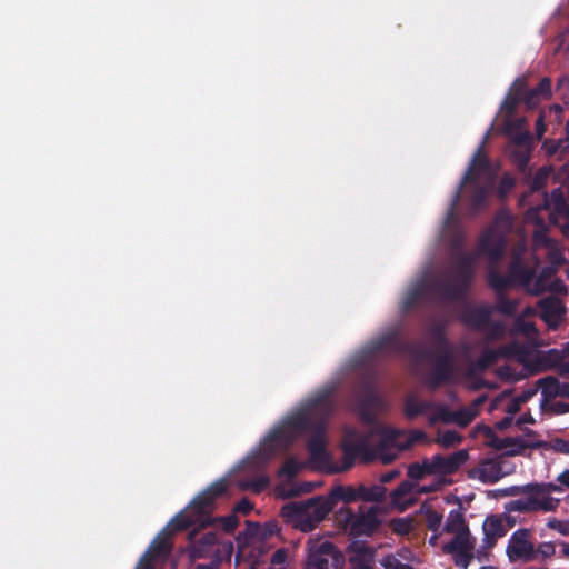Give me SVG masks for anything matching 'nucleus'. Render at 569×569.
Returning <instances> with one entry per match:
<instances>
[{
    "mask_svg": "<svg viewBox=\"0 0 569 569\" xmlns=\"http://www.w3.org/2000/svg\"><path fill=\"white\" fill-rule=\"evenodd\" d=\"M553 269L550 267H543L539 273L536 272L530 292L536 296L545 292L547 290V282L553 276Z\"/></svg>",
    "mask_w": 569,
    "mask_h": 569,
    "instance_id": "58836bf2",
    "label": "nucleus"
},
{
    "mask_svg": "<svg viewBox=\"0 0 569 569\" xmlns=\"http://www.w3.org/2000/svg\"><path fill=\"white\" fill-rule=\"evenodd\" d=\"M545 400H551L559 397L560 380L555 377H546L538 381Z\"/></svg>",
    "mask_w": 569,
    "mask_h": 569,
    "instance_id": "e433bc0d",
    "label": "nucleus"
},
{
    "mask_svg": "<svg viewBox=\"0 0 569 569\" xmlns=\"http://www.w3.org/2000/svg\"><path fill=\"white\" fill-rule=\"evenodd\" d=\"M540 318L551 329H557L566 315V307L557 297L550 296L539 301Z\"/></svg>",
    "mask_w": 569,
    "mask_h": 569,
    "instance_id": "393cba45",
    "label": "nucleus"
},
{
    "mask_svg": "<svg viewBox=\"0 0 569 569\" xmlns=\"http://www.w3.org/2000/svg\"><path fill=\"white\" fill-rule=\"evenodd\" d=\"M435 403L431 401L420 400L416 396H408L405 399L403 412L409 420H413L418 416L426 411L435 408Z\"/></svg>",
    "mask_w": 569,
    "mask_h": 569,
    "instance_id": "7c9ffc66",
    "label": "nucleus"
},
{
    "mask_svg": "<svg viewBox=\"0 0 569 569\" xmlns=\"http://www.w3.org/2000/svg\"><path fill=\"white\" fill-rule=\"evenodd\" d=\"M325 498L333 510L339 501L350 503L359 500V489L352 486L337 485L331 488Z\"/></svg>",
    "mask_w": 569,
    "mask_h": 569,
    "instance_id": "c85d7f7f",
    "label": "nucleus"
},
{
    "mask_svg": "<svg viewBox=\"0 0 569 569\" xmlns=\"http://www.w3.org/2000/svg\"><path fill=\"white\" fill-rule=\"evenodd\" d=\"M493 308L489 305H469L460 313V321L468 328L481 331L485 329L492 317Z\"/></svg>",
    "mask_w": 569,
    "mask_h": 569,
    "instance_id": "6ab92c4d",
    "label": "nucleus"
},
{
    "mask_svg": "<svg viewBox=\"0 0 569 569\" xmlns=\"http://www.w3.org/2000/svg\"><path fill=\"white\" fill-rule=\"evenodd\" d=\"M227 488L226 480L214 481L196 496L186 510L177 513L162 530H166L170 538L173 532L186 530L198 522L201 525L208 522L216 500L227 492ZM169 543L172 546L170 540Z\"/></svg>",
    "mask_w": 569,
    "mask_h": 569,
    "instance_id": "20e7f679",
    "label": "nucleus"
},
{
    "mask_svg": "<svg viewBox=\"0 0 569 569\" xmlns=\"http://www.w3.org/2000/svg\"><path fill=\"white\" fill-rule=\"evenodd\" d=\"M512 358L523 366L527 375L533 376L549 370L558 358L555 349L548 351L530 350L527 347L516 342Z\"/></svg>",
    "mask_w": 569,
    "mask_h": 569,
    "instance_id": "9d476101",
    "label": "nucleus"
},
{
    "mask_svg": "<svg viewBox=\"0 0 569 569\" xmlns=\"http://www.w3.org/2000/svg\"><path fill=\"white\" fill-rule=\"evenodd\" d=\"M448 416L446 406H437L436 411L429 417V423L435 425L439 421L448 423Z\"/></svg>",
    "mask_w": 569,
    "mask_h": 569,
    "instance_id": "4d7b16f0",
    "label": "nucleus"
},
{
    "mask_svg": "<svg viewBox=\"0 0 569 569\" xmlns=\"http://www.w3.org/2000/svg\"><path fill=\"white\" fill-rule=\"evenodd\" d=\"M381 352L410 355L415 359H431V352L421 346L407 341L401 337L399 328H392L371 340L366 347L368 356Z\"/></svg>",
    "mask_w": 569,
    "mask_h": 569,
    "instance_id": "6e6552de",
    "label": "nucleus"
},
{
    "mask_svg": "<svg viewBox=\"0 0 569 569\" xmlns=\"http://www.w3.org/2000/svg\"><path fill=\"white\" fill-rule=\"evenodd\" d=\"M522 88V79L517 78L501 104L507 132H511L512 129H518L526 123L525 118L515 119L519 104L523 103L522 96L520 93Z\"/></svg>",
    "mask_w": 569,
    "mask_h": 569,
    "instance_id": "f3484780",
    "label": "nucleus"
},
{
    "mask_svg": "<svg viewBox=\"0 0 569 569\" xmlns=\"http://www.w3.org/2000/svg\"><path fill=\"white\" fill-rule=\"evenodd\" d=\"M332 511L325 496H317L305 502H288L280 509L286 523L302 532L312 531Z\"/></svg>",
    "mask_w": 569,
    "mask_h": 569,
    "instance_id": "39448f33",
    "label": "nucleus"
},
{
    "mask_svg": "<svg viewBox=\"0 0 569 569\" xmlns=\"http://www.w3.org/2000/svg\"><path fill=\"white\" fill-rule=\"evenodd\" d=\"M193 556L197 558H210L219 569L223 562H230L233 555V543L231 541H218L216 532H206L193 543Z\"/></svg>",
    "mask_w": 569,
    "mask_h": 569,
    "instance_id": "1a4fd4ad",
    "label": "nucleus"
},
{
    "mask_svg": "<svg viewBox=\"0 0 569 569\" xmlns=\"http://www.w3.org/2000/svg\"><path fill=\"white\" fill-rule=\"evenodd\" d=\"M475 266V254H460L455 266V280H435L416 284L403 297L402 309L410 310L427 296H437L445 301L463 299L473 280Z\"/></svg>",
    "mask_w": 569,
    "mask_h": 569,
    "instance_id": "f03ea898",
    "label": "nucleus"
},
{
    "mask_svg": "<svg viewBox=\"0 0 569 569\" xmlns=\"http://www.w3.org/2000/svg\"><path fill=\"white\" fill-rule=\"evenodd\" d=\"M551 409L557 415H563L569 412V402L566 401H555L551 406Z\"/></svg>",
    "mask_w": 569,
    "mask_h": 569,
    "instance_id": "774afa93",
    "label": "nucleus"
},
{
    "mask_svg": "<svg viewBox=\"0 0 569 569\" xmlns=\"http://www.w3.org/2000/svg\"><path fill=\"white\" fill-rule=\"evenodd\" d=\"M512 331L515 333H520L530 337L537 333V328L533 322L525 320L521 317H518L513 322Z\"/></svg>",
    "mask_w": 569,
    "mask_h": 569,
    "instance_id": "49530a36",
    "label": "nucleus"
},
{
    "mask_svg": "<svg viewBox=\"0 0 569 569\" xmlns=\"http://www.w3.org/2000/svg\"><path fill=\"white\" fill-rule=\"evenodd\" d=\"M253 509V505L251 503V501L247 498H242L236 506H234V511L236 512H239V513H242V515H248L251 510Z\"/></svg>",
    "mask_w": 569,
    "mask_h": 569,
    "instance_id": "0e129e2a",
    "label": "nucleus"
},
{
    "mask_svg": "<svg viewBox=\"0 0 569 569\" xmlns=\"http://www.w3.org/2000/svg\"><path fill=\"white\" fill-rule=\"evenodd\" d=\"M482 529L485 540L490 546L495 545L498 538H501L507 533V528L505 527L502 519L495 515L486 518Z\"/></svg>",
    "mask_w": 569,
    "mask_h": 569,
    "instance_id": "c756f323",
    "label": "nucleus"
},
{
    "mask_svg": "<svg viewBox=\"0 0 569 569\" xmlns=\"http://www.w3.org/2000/svg\"><path fill=\"white\" fill-rule=\"evenodd\" d=\"M171 550L172 546L169 543V533L166 530H161L140 558L138 569H153L154 563L167 561Z\"/></svg>",
    "mask_w": 569,
    "mask_h": 569,
    "instance_id": "a211bd4d",
    "label": "nucleus"
},
{
    "mask_svg": "<svg viewBox=\"0 0 569 569\" xmlns=\"http://www.w3.org/2000/svg\"><path fill=\"white\" fill-rule=\"evenodd\" d=\"M550 447L555 452L569 455V440L556 438L551 441Z\"/></svg>",
    "mask_w": 569,
    "mask_h": 569,
    "instance_id": "bf43d9fd",
    "label": "nucleus"
},
{
    "mask_svg": "<svg viewBox=\"0 0 569 569\" xmlns=\"http://www.w3.org/2000/svg\"><path fill=\"white\" fill-rule=\"evenodd\" d=\"M462 189H465L463 201L468 211L475 216L486 204L491 190V181L488 184H482L478 180L467 181Z\"/></svg>",
    "mask_w": 569,
    "mask_h": 569,
    "instance_id": "aec40b11",
    "label": "nucleus"
},
{
    "mask_svg": "<svg viewBox=\"0 0 569 569\" xmlns=\"http://www.w3.org/2000/svg\"><path fill=\"white\" fill-rule=\"evenodd\" d=\"M531 156L530 148H512L510 152L511 160L517 169L522 173H530L529 160Z\"/></svg>",
    "mask_w": 569,
    "mask_h": 569,
    "instance_id": "c9c22d12",
    "label": "nucleus"
},
{
    "mask_svg": "<svg viewBox=\"0 0 569 569\" xmlns=\"http://www.w3.org/2000/svg\"><path fill=\"white\" fill-rule=\"evenodd\" d=\"M503 476L500 463L492 459L483 460L479 466L469 472V477L478 479L483 483H495Z\"/></svg>",
    "mask_w": 569,
    "mask_h": 569,
    "instance_id": "bb28decb",
    "label": "nucleus"
},
{
    "mask_svg": "<svg viewBox=\"0 0 569 569\" xmlns=\"http://www.w3.org/2000/svg\"><path fill=\"white\" fill-rule=\"evenodd\" d=\"M547 526L550 529H553L563 536H569V521L568 520L563 521V520H558V519L553 518L547 522Z\"/></svg>",
    "mask_w": 569,
    "mask_h": 569,
    "instance_id": "6e6d98bb",
    "label": "nucleus"
},
{
    "mask_svg": "<svg viewBox=\"0 0 569 569\" xmlns=\"http://www.w3.org/2000/svg\"><path fill=\"white\" fill-rule=\"evenodd\" d=\"M558 52H569V31H566L559 36L558 46L556 48Z\"/></svg>",
    "mask_w": 569,
    "mask_h": 569,
    "instance_id": "338daca9",
    "label": "nucleus"
},
{
    "mask_svg": "<svg viewBox=\"0 0 569 569\" xmlns=\"http://www.w3.org/2000/svg\"><path fill=\"white\" fill-rule=\"evenodd\" d=\"M522 126L518 129H512L508 132L511 136L512 148H530L531 149V134L528 130H521Z\"/></svg>",
    "mask_w": 569,
    "mask_h": 569,
    "instance_id": "37998d69",
    "label": "nucleus"
},
{
    "mask_svg": "<svg viewBox=\"0 0 569 569\" xmlns=\"http://www.w3.org/2000/svg\"><path fill=\"white\" fill-rule=\"evenodd\" d=\"M538 266L539 261L528 266L520 254H515L509 263L508 274H501L496 268H490L487 272V282L492 290L506 291L513 286H519L530 292Z\"/></svg>",
    "mask_w": 569,
    "mask_h": 569,
    "instance_id": "0eeeda50",
    "label": "nucleus"
},
{
    "mask_svg": "<svg viewBox=\"0 0 569 569\" xmlns=\"http://www.w3.org/2000/svg\"><path fill=\"white\" fill-rule=\"evenodd\" d=\"M325 428L326 422L318 423L315 427V430L307 440V450L313 463L327 468L331 473L349 470L358 457H361L365 462H370L377 458L383 465H389L396 460L398 451L400 450L390 451L396 448V442L400 435L398 430H382L375 448L370 447L367 436L359 435L355 430H349L346 432L341 445L343 452L342 462L341 465L331 466V456L326 449Z\"/></svg>",
    "mask_w": 569,
    "mask_h": 569,
    "instance_id": "f257e3e1",
    "label": "nucleus"
},
{
    "mask_svg": "<svg viewBox=\"0 0 569 569\" xmlns=\"http://www.w3.org/2000/svg\"><path fill=\"white\" fill-rule=\"evenodd\" d=\"M443 530L448 533H455V536L467 533V537H472L463 513L457 509L449 512Z\"/></svg>",
    "mask_w": 569,
    "mask_h": 569,
    "instance_id": "2f4dec72",
    "label": "nucleus"
},
{
    "mask_svg": "<svg viewBox=\"0 0 569 569\" xmlns=\"http://www.w3.org/2000/svg\"><path fill=\"white\" fill-rule=\"evenodd\" d=\"M560 490V486L552 482H530L523 486H510L501 489L500 492L505 497L521 496V498L505 505L507 512L529 513L540 510H555L559 505V500L552 498L550 493Z\"/></svg>",
    "mask_w": 569,
    "mask_h": 569,
    "instance_id": "7ed1b4c3",
    "label": "nucleus"
},
{
    "mask_svg": "<svg viewBox=\"0 0 569 569\" xmlns=\"http://www.w3.org/2000/svg\"><path fill=\"white\" fill-rule=\"evenodd\" d=\"M462 441V437L452 430H447L443 433L439 435L437 442L441 445L443 448H451L456 445H459Z\"/></svg>",
    "mask_w": 569,
    "mask_h": 569,
    "instance_id": "de8ad7c7",
    "label": "nucleus"
},
{
    "mask_svg": "<svg viewBox=\"0 0 569 569\" xmlns=\"http://www.w3.org/2000/svg\"><path fill=\"white\" fill-rule=\"evenodd\" d=\"M523 88L521 90V96L523 100V104L528 109L537 108L542 101L549 100L552 96V87L551 79L549 77H543L537 87L529 88L527 79L521 77Z\"/></svg>",
    "mask_w": 569,
    "mask_h": 569,
    "instance_id": "412c9836",
    "label": "nucleus"
},
{
    "mask_svg": "<svg viewBox=\"0 0 569 569\" xmlns=\"http://www.w3.org/2000/svg\"><path fill=\"white\" fill-rule=\"evenodd\" d=\"M448 423H457L459 427H467L475 419V412L471 409L462 408L451 411L447 408Z\"/></svg>",
    "mask_w": 569,
    "mask_h": 569,
    "instance_id": "ea45409f",
    "label": "nucleus"
},
{
    "mask_svg": "<svg viewBox=\"0 0 569 569\" xmlns=\"http://www.w3.org/2000/svg\"><path fill=\"white\" fill-rule=\"evenodd\" d=\"M516 184L515 179L509 174L505 173L499 182L497 189V196L500 199H505Z\"/></svg>",
    "mask_w": 569,
    "mask_h": 569,
    "instance_id": "3c124183",
    "label": "nucleus"
},
{
    "mask_svg": "<svg viewBox=\"0 0 569 569\" xmlns=\"http://www.w3.org/2000/svg\"><path fill=\"white\" fill-rule=\"evenodd\" d=\"M348 522L351 533L356 536L372 535L380 525L376 507H371L366 512L357 516L350 512L348 516Z\"/></svg>",
    "mask_w": 569,
    "mask_h": 569,
    "instance_id": "4be33fe9",
    "label": "nucleus"
},
{
    "mask_svg": "<svg viewBox=\"0 0 569 569\" xmlns=\"http://www.w3.org/2000/svg\"><path fill=\"white\" fill-rule=\"evenodd\" d=\"M523 398H513L506 406V412L508 416H513L520 410V405L523 401Z\"/></svg>",
    "mask_w": 569,
    "mask_h": 569,
    "instance_id": "69168bd1",
    "label": "nucleus"
},
{
    "mask_svg": "<svg viewBox=\"0 0 569 569\" xmlns=\"http://www.w3.org/2000/svg\"><path fill=\"white\" fill-rule=\"evenodd\" d=\"M288 560V551L284 548L276 550L270 559L271 566H283Z\"/></svg>",
    "mask_w": 569,
    "mask_h": 569,
    "instance_id": "052dcab7",
    "label": "nucleus"
},
{
    "mask_svg": "<svg viewBox=\"0 0 569 569\" xmlns=\"http://www.w3.org/2000/svg\"><path fill=\"white\" fill-rule=\"evenodd\" d=\"M358 489L359 500L366 502H382L386 498L387 489L381 485H375L371 487L360 485Z\"/></svg>",
    "mask_w": 569,
    "mask_h": 569,
    "instance_id": "72a5a7b5",
    "label": "nucleus"
},
{
    "mask_svg": "<svg viewBox=\"0 0 569 569\" xmlns=\"http://www.w3.org/2000/svg\"><path fill=\"white\" fill-rule=\"evenodd\" d=\"M332 411V391L325 390L310 398L300 411L289 417L287 426L298 433L313 431L318 423L327 421Z\"/></svg>",
    "mask_w": 569,
    "mask_h": 569,
    "instance_id": "423d86ee",
    "label": "nucleus"
},
{
    "mask_svg": "<svg viewBox=\"0 0 569 569\" xmlns=\"http://www.w3.org/2000/svg\"><path fill=\"white\" fill-rule=\"evenodd\" d=\"M222 528L226 532H233V530L238 527L239 520L237 516L231 515L221 518Z\"/></svg>",
    "mask_w": 569,
    "mask_h": 569,
    "instance_id": "680f3d73",
    "label": "nucleus"
},
{
    "mask_svg": "<svg viewBox=\"0 0 569 569\" xmlns=\"http://www.w3.org/2000/svg\"><path fill=\"white\" fill-rule=\"evenodd\" d=\"M425 515L427 528L437 532L442 522V515L431 508L426 509Z\"/></svg>",
    "mask_w": 569,
    "mask_h": 569,
    "instance_id": "8fccbe9b",
    "label": "nucleus"
},
{
    "mask_svg": "<svg viewBox=\"0 0 569 569\" xmlns=\"http://www.w3.org/2000/svg\"><path fill=\"white\" fill-rule=\"evenodd\" d=\"M270 483V480L268 477L266 476H262V477H259L258 479L253 480L251 483H250V488L254 491V492H261L262 490H264Z\"/></svg>",
    "mask_w": 569,
    "mask_h": 569,
    "instance_id": "e2e57ef3",
    "label": "nucleus"
},
{
    "mask_svg": "<svg viewBox=\"0 0 569 569\" xmlns=\"http://www.w3.org/2000/svg\"><path fill=\"white\" fill-rule=\"evenodd\" d=\"M300 465L295 458H288L278 471L280 477L293 478L298 475Z\"/></svg>",
    "mask_w": 569,
    "mask_h": 569,
    "instance_id": "09e8293b",
    "label": "nucleus"
},
{
    "mask_svg": "<svg viewBox=\"0 0 569 569\" xmlns=\"http://www.w3.org/2000/svg\"><path fill=\"white\" fill-rule=\"evenodd\" d=\"M491 173V164L487 154L483 152L482 146H480L475 152L471 162L468 167V170L463 174L459 189L457 190L451 206L448 210L446 222L450 223V221L455 218L456 209L461 199L462 187L467 183V181L478 180L481 174H490Z\"/></svg>",
    "mask_w": 569,
    "mask_h": 569,
    "instance_id": "9b49d317",
    "label": "nucleus"
},
{
    "mask_svg": "<svg viewBox=\"0 0 569 569\" xmlns=\"http://www.w3.org/2000/svg\"><path fill=\"white\" fill-rule=\"evenodd\" d=\"M476 538L467 537V533L456 535L449 542L442 546L443 553L451 555L456 567L468 569L475 558L473 550Z\"/></svg>",
    "mask_w": 569,
    "mask_h": 569,
    "instance_id": "dca6fc26",
    "label": "nucleus"
},
{
    "mask_svg": "<svg viewBox=\"0 0 569 569\" xmlns=\"http://www.w3.org/2000/svg\"><path fill=\"white\" fill-rule=\"evenodd\" d=\"M391 531L399 536H407L413 530V518H393L389 522Z\"/></svg>",
    "mask_w": 569,
    "mask_h": 569,
    "instance_id": "79ce46f5",
    "label": "nucleus"
},
{
    "mask_svg": "<svg viewBox=\"0 0 569 569\" xmlns=\"http://www.w3.org/2000/svg\"><path fill=\"white\" fill-rule=\"evenodd\" d=\"M512 228V216L507 210H499L492 222L487 229H492L493 232H501L507 239L508 233Z\"/></svg>",
    "mask_w": 569,
    "mask_h": 569,
    "instance_id": "473e14b6",
    "label": "nucleus"
},
{
    "mask_svg": "<svg viewBox=\"0 0 569 569\" xmlns=\"http://www.w3.org/2000/svg\"><path fill=\"white\" fill-rule=\"evenodd\" d=\"M556 555V542L543 541L537 546L533 543L532 561L545 562Z\"/></svg>",
    "mask_w": 569,
    "mask_h": 569,
    "instance_id": "a19ab883",
    "label": "nucleus"
},
{
    "mask_svg": "<svg viewBox=\"0 0 569 569\" xmlns=\"http://www.w3.org/2000/svg\"><path fill=\"white\" fill-rule=\"evenodd\" d=\"M517 443V440L513 439V438H498V437H495L491 441H490V446L497 450H505V449H508L509 447L513 446Z\"/></svg>",
    "mask_w": 569,
    "mask_h": 569,
    "instance_id": "13d9d810",
    "label": "nucleus"
},
{
    "mask_svg": "<svg viewBox=\"0 0 569 569\" xmlns=\"http://www.w3.org/2000/svg\"><path fill=\"white\" fill-rule=\"evenodd\" d=\"M485 333L487 341H496L503 338L506 333V327L500 321H492L490 319L489 325L481 330Z\"/></svg>",
    "mask_w": 569,
    "mask_h": 569,
    "instance_id": "c03bdc74",
    "label": "nucleus"
},
{
    "mask_svg": "<svg viewBox=\"0 0 569 569\" xmlns=\"http://www.w3.org/2000/svg\"><path fill=\"white\" fill-rule=\"evenodd\" d=\"M497 296V303L493 308V310H497L498 312L502 313L503 316H513L516 312L518 301L515 299H510L505 295V291H498L493 290Z\"/></svg>",
    "mask_w": 569,
    "mask_h": 569,
    "instance_id": "4c0bfd02",
    "label": "nucleus"
},
{
    "mask_svg": "<svg viewBox=\"0 0 569 569\" xmlns=\"http://www.w3.org/2000/svg\"><path fill=\"white\" fill-rule=\"evenodd\" d=\"M426 475H433L430 460H425L421 465L417 462L411 463L408 468V477L411 479L420 480Z\"/></svg>",
    "mask_w": 569,
    "mask_h": 569,
    "instance_id": "a18cd8bd",
    "label": "nucleus"
},
{
    "mask_svg": "<svg viewBox=\"0 0 569 569\" xmlns=\"http://www.w3.org/2000/svg\"><path fill=\"white\" fill-rule=\"evenodd\" d=\"M431 352V359H416L417 361H430L433 363V368L423 375V383L430 389L436 390L442 385L449 382L455 373V368L443 363V361H437L433 359V352Z\"/></svg>",
    "mask_w": 569,
    "mask_h": 569,
    "instance_id": "5701e85b",
    "label": "nucleus"
},
{
    "mask_svg": "<svg viewBox=\"0 0 569 569\" xmlns=\"http://www.w3.org/2000/svg\"><path fill=\"white\" fill-rule=\"evenodd\" d=\"M379 397L373 390H368L361 400V411L362 416L366 417L367 412H369L372 408L378 406Z\"/></svg>",
    "mask_w": 569,
    "mask_h": 569,
    "instance_id": "603ef678",
    "label": "nucleus"
},
{
    "mask_svg": "<svg viewBox=\"0 0 569 569\" xmlns=\"http://www.w3.org/2000/svg\"><path fill=\"white\" fill-rule=\"evenodd\" d=\"M516 342H510L498 349L486 348L477 359V366L480 369H487L495 365L500 358H512Z\"/></svg>",
    "mask_w": 569,
    "mask_h": 569,
    "instance_id": "cd10ccee",
    "label": "nucleus"
},
{
    "mask_svg": "<svg viewBox=\"0 0 569 569\" xmlns=\"http://www.w3.org/2000/svg\"><path fill=\"white\" fill-rule=\"evenodd\" d=\"M529 528L517 529L509 538L506 555L510 562H532L533 541Z\"/></svg>",
    "mask_w": 569,
    "mask_h": 569,
    "instance_id": "2eb2a0df",
    "label": "nucleus"
},
{
    "mask_svg": "<svg viewBox=\"0 0 569 569\" xmlns=\"http://www.w3.org/2000/svg\"><path fill=\"white\" fill-rule=\"evenodd\" d=\"M547 178L548 172L543 168L539 169L531 179L529 192L523 193L519 199L520 207L528 206L526 213L528 219H536L538 212L549 206L547 193L542 192Z\"/></svg>",
    "mask_w": 569,
    "mask_h": 569,
    "instance_id": "f8f14e48",
    "label": "nucleus"
},
{
    "mask_svg": "<svg viewBox=\"0 0 569 569\" xmlns=\"http://www.w3.org/2000/svg\"><path fill=\"white\" fill-rule=\"evenodd\" d=\"M433 359L437 361H443V363L455 368V355L451 345L439 349V353H433Z\"/></svg>",
    "mask_w": 569,
    "mask_h": 569,
    "instance_id": "864d4df0",
    "label": "nucleus"
},
{
    "mask_svg": "<svg viewBox=\"0 0 569 569\" xmlns=\"http://www.w3.org/2000/svg\"><path fill=\"white\" fill-rule=\"evenodd\" d=\"M412 490L413 483L410 481L405 480L400 482L399 486L390 493L391 503L400 507L403 510L408 506V502L405 500V498L409 496Z\"/></svg>",
    "mask_w": 569,
    "mask_h": 569,
    "instance_id": "f704fd0d",
    "label": "nucleus"
},
{
    "mask_svg": "<svg viewBox=\"0 0 569 569\" xmlns=\"http://www.w3.org/2000/svg\"><path fill=\"white\" fill-rule=\"evenodd\" d=\"M507 247V239L501 232H493L492 229H485L477 243L476 261L480 256L488 258L492 268L502 259Z\"/></svg>",
    "mask_w": 569,
    "mask_h": 569,
    "instance_id": "ddd939ff",
    "label": "nucleus"
},
{
    "mask_svg": "<svg viewBox=\"0 0 569 569\" xmlns=\"http://www.w3.org/2000/svg\"><path fill=\"white\" fill-rule=\"evenodd\" d=\"M468 452L465 449L458 450L449 456H442L440 453L435 455L431 458V472L433 475H452L455 473L467 460Z\"/></svg>",
    "mask_w": 569,
    "mask_h": 569,
    "instance_id": "b1692460",
    "label": "nucleus"
},
{
    "mask_svg": "<svg viewBox=\"0 0 569 569\" xmlns=\"http://www.w3.org/2000/svg\"><path fill=\"white\" fill-rule=\"evenodd\" d=\"M431 336H432L438 349L450 345L449 340L446 337V332L441 326L432 327Z\"/></svg>",
    "mask_w": 569,
    "mask_h": 569,
    "instance_id": "5fc2aeb1",
    "label": "nucleus"
},
{
    "mask_svg": "<svg viewBox=\"0 0 569 569\" xmlns=\"http://www.w3.org/2000/svg\"><path fill=\"white\" fill-rule=\"evenodd\" d=\"M350 569H375L376 551L363 542H352L348 547Z\"/></svg>",
    "mask_w": 569,
    "mask_h": 569,
    "instance_id": "a878e982",
    "label": "nucleus"
},
{
    "mask_svg": "<svg viewBox=\"0 0 569 569\" xmlns=\"http://www.w3.org/2000/svg\"><path fill=\"white\" fill-rule=\"evenodd\" d=\"M341 555L328 540L309 541L305 569H329L330 560L337 561Z\"/></svg>",
    "mask_w": 569,
    "mask_h": 569,
    "instance_id": "4468645a",
    "label": "nucleus"
}]
</instances>
